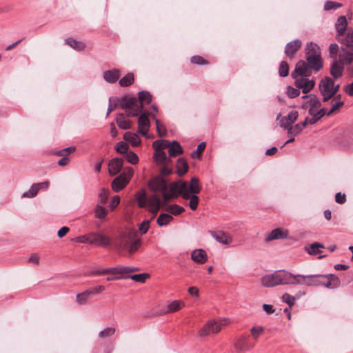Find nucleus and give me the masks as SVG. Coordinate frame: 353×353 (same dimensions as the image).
I'll return each instance as SVG.
<instances>
[{
  "instance_id": "f257e3e1",
  "label": "nucleus",
  "mask_w": 353,
  "mask_h": 353,
  "mask_svg": "<svg viewBox=\"0 0 353 353\" xmlns=\"http://www.w3.org/2000/svg\"><path fill=\"white\" fill-rule=\"evenodd\" d=\"M164 177L162 176L154 177L150 181L149 186L152 191L161 193L165 203L179 195H181L184 199H190L192 195L188 190L187 182L179 180L168 185Z\"/></svg>"
},
{
  "instance_id": "f03ea898",
  "label": "nucleus",
  "mask_w": 353,
  "mask_h": 353,
  "mask_svg": "<svg viewBox=\"0 0 353 353\" xmlns=\"http://www.w3.org/2000/svg\"><path fill=\"white\" fill-rule=\"evenodd\" d=\"M141 244V239L138 237L137 232L133 229L120 232L114 240V247L117 254L128 258L138 251Z\"/></svg>"
},
{
  "instance_id": "7ed1b4c3",
  "label": "nucleus",
  "mask_w": 353,
  "mask_h": 353,
  "mask_svg": "<svg viewBox=\"0 0 353 353\" xmlns=\"http://www.w3.org/2000/svg\"><path fill=\"white\" fill-rule=\"evenodd\" d=\"M141 244V239L138 237L137 232L133 229L120 232L114 240V247L117 254L128 258L138 251Z\"/></svg>"
},
{
  "instance_id": "20e7f679",
  "label": "nucleus",
  "mask_w": 353,
  "mask_h": 353,
  "mask_svg": "<svg viewBox=\"0 0 353 353\" xmlns=\"http://www.w3.org/2000/svg\"><path fill=\"white\" fill-rule=\"evenodd\" d=\"M170 143L168 140H157L152 144L154 148V161L161 167L159 176H166L172 172V161L163 150L165 148L168 149Z\"/></svg>"
},
{
  "instance_id": "39448f33",
  "label": "nucleus",
  "mask_w": 353,
  "mask_h": 353,
  "mask_svg": "<svg viewBox=\"0 0 353 353\" xmlns=\"http://www.w3.org/2000/svg\"><path fill=\"white\" fill-rule=\"evenodd\" d=\"M305 99L302 104L303 109H308V113L311 116L309 117L310 124H314L326 114L325 108H320L321 103L314 94L304 95L302 97Z\"/></svg>"
},
{
  "instance_id": "423d86ee",
  "label": "nucleus",
  "mask_w": 353,
  "mask_h": 353,
  "mask_svg": "<svg viewBox=\"0 0 353 353\" xmlns=\"http://www.w3.org/2000/svg\"><path fill=\"white\" fill-rule=\"evenodd\" d=\"M306 60L310 68L315 71H319L323 67L321 49L313 42H310L305 47Z\"/></svg>"
},
{
  "instance_id": "0eeeda50",
  "label": "nucleus",
  "mask_w": 353,
  "mask_h": 353,
  "mask_svg": "<svg viewBox=\"0 0 353 353\" xmlns=\"http://www.w3.org/2000/svg\"><path fill=\"white\" fill-rule=\"evenodd\" d=\"M288 272L284 270L275 271L272 274L263 276L261 283L265 288H273L280 285H287Z\"/></svg>"
},
{
  "instance_id": "6e6552de",
  "label": "nucleus",
  "mask_w": 353,
  "mask_h": 353,
  "mask_svg": "<svg viewBox=\"0 0 353 353\" xmlns=\"http://www.w3.org/2000/svg\"><path fill=\"white\" fill-rule=\"evenodd\" d=\"M339 85H335L334 81L330 77L323 78L319 83V89L323 95V101H327L337 92Z\"/></svg>"
},
{
  "instance_id": "1a4fd4ad",
  "label": "nucleus",
  "mask_w": 353,
  "mask_h": 353,
  "mask_svg": "<svg viewBox=\"0 0 353 353\" xmlns=\"http://www.w3.org/2000/svg\"><path fill=\"white\" fill-rule=\"evenodd\" d=\"M227 324V320L217 321L216 320L208 321L198 332L200 337H206L211 334H217L223 325Z\"/></svg>"
},
{
  "instance_id": "9d476101",
  "label": "nucleus",
  "mask_w": 353,
  "mask_h": 353,
  "mask_svg": "<svg viewBox=\"0 0 353 353\" xmlns=\"http://www.w3.org/2000/svg\"><path fill=\"white\" fill-rule=\"evenodd\" d=\"M134 174V170L131 167H126L120 175L117 176L112 182V188L114 192H119L123 189Z\"/></svg>"
},
{
  "instance_id": "9b49d317",
  "label": "nucleus",
  "mask_w": 353,
  "mask_h": 353,
  "mask_svg": "<svg viewBox=\"0 0 353 353\" xmlns=\"http://www.w3.org/2000/svg\"><path fill=\"white\" fill-rule=\"evenodd\" d=\"M90 244L99 247H108L110 245L111 239L101 232H90Z\"/></svg>"
},
{
  "instance_id": "f8f14e48",
  "label": "nucleus",
  "mask_w": 353,
  "mask_h": 353,
  "mask_svg": "<svg viewBox=\"0 0 353 353\" xmlns=\"http://www.w3.org/2000/svg\"><path fill=\"white\" fill-rule=\"evenodd\" d=\"M234 350L237 353H245L254 347V343H252L246 336H241L234 342Z\"/></svg>"
},
{
  "instance_id": "ddd939ff",
  "label": "nucleus",
  "mask_w": 353,
  "mask_h": 353,
  "mask_svg": "<svg viewBox=\"0 0 353 353\" xmlns=\"http://www.w3.org/2000/svg\"><path fill=\"white\" fill-rule=\"evenodd\" d=\"M185 306L183 301L174 300L170 302L166 307L161 308L159 312V315H165L169 313H174L179 311Z\"/></svg>"
},
{
  "instance_id": "4468645a",
  "label": "nucleus",
  "mask_w": 353,
  "mask_h": 353,
  "mask_svg": "<svg viewBox=\"0 0 353 353\" xmlns=\"http://www.w3.org/2000/svg\"><path fill=\"white\" fill-rule=\"evenodd\" d=\"M148 112L141 114L138 119V132L143 136L148 137V131L150 126V122L148 119Z\"/></svg>"
},
{
  "instance_id": "2eb2a0df",
  "label": "nucleus",
  "mask_w": 353,
  "mask_h": 353,
  "mask_svg": "<svg viewBox=\"0 0 353 353\" xmlns=\"http://www.w3.org/2000/svg\"><path fill=\"white\" fill-rule=\"evenodd\" d=\"M324 279L321 281V285L327 289H336L340 286V280L337 276L333 274L323 275Z\"/></svg>"
},
{
  "instance_id": "dca6fc26",
  "label": "nucleus",
  "mask_w": 353,
  "mask_h": 353,
  "mask_svg": "<svg viewBox=\"0 0 353 353\" xmlns=\"http://www.w3.org/2000/svg\"><path fill=\"white\" fill-rule=\"evenodd\" d=\"M295 84L298 88L302 89L303 93H307L314 88L315 83L312 79L301 77L296 79Z\"/></svg>"
},
{
  "instance_id": "f3484780",
  "label": "nucleus",
  "mask_w": 353,
  "mask_h": 353,
  "mask_svg": "<svg viewBox=\"0 0 353 353\" xmlns=\"http://www.w3.org/2000/svg\"><path fill=\"white\" fill-rule=\"evenodd\" d=\"M339 57L341 62L344 64H350L353 61V48H341L339 52Z\"/></svg>"
},
{
  "instance_id": "a211bd4d",
  "label": "nucleus",
  "mask_w": 353,
  "mask_h": 353,
  "mask_svg": "<svg viewBox=\"0 0 353 353\" xmlns=\"http://www.w3.org/2000/svg\"><path fill=\"white\" fill-rule=\"evenodd\" d=\"M162 203L159 197L156 194H152L148 197L146 205H148L149 210L154 214H157Z\"/></svg>"
},
{
  "instance_id": "6ab92c4d",
  "label": "nucleus",
  "mask_w": 353,
  "mask_h": 353,
  "mask_svg": "<svg viewBox=\"0 0 353 353\" xmlns=\"http://www.w3.org/2000/svg\"><path fill=\"white\" fill-rule=\"evenodd\" d=\"M298 112L293 110L288 113L287 117H284L281 119L280 125L281 128L288 130L292 126V124L298 118Z\"/></svg>"
},
{
  "instance_id": "aec40b11",
  "label": "nucleus",
  "mask_w": 353,
  "mask_h": 353,
  "mask_svg": "<svg viewBox=\"0 0 353 353\" xmlns=\"http://www.w3.org/2000/svg\"><path fill=\"white\" fill-rule=\"evenodd\" d=\"M308 65L304 61H299L296 65V68L292 76L294 78H296V76H309L310 72L308 68Z\"/></svg>"
},
{
  "instance_id": "412c9836",
  "label": "nucleus",
  "mask_w": 353,
  "mask_h": 353,
  "mask_svg": "<svg viewBox=\"0 0 353 353\" xmlns=\"http://www.w3.org/2000/svg\"><path fill=\"white\" fill-rule=\"evenodd\" d=\"M212 236L216 239L219 243L223 245H228L232 243V236L223 231H212L210 232Z\"/></svg>"
},
{
  "instance_id": "4be33fe9",
  "label": "nucleus",
  "mask_w": 353,
  "mask_h": 353,
  "mask_svg": "<svg viewBox=\"0 0 353 353\" xmlns=\"http://www.w3.org/2000/svg\"><path fill=\"white\" fill-rule=\"evenodd\" d=\"M123 160L120 158H114L108 163V171L110 176L117 174L121 170Z\"/></svg>"
},
{
  "instance_id": "5701e85b",
  "label": "nucleus",
  "mask_w": 353,
  "mask_h": 353,
  "mask_svg": "<svg viewBox=\"0 0 353 353\" xmlns=\"http://www.w3.org/2000/svg\"><path fill=\"white\" fill-rule=\"evenodd\" d=\"M287 285H307V275H294L288 272Z\"/></svg>"
},
{
  "instance_id": "b1692460",
  "label": "nucleus",
  "mask_w": 353,
  "mask_h": 353,
  "mask_svg": "<svg viewBox=\"0 0 353 353\" xmlns=\"http://www.w3.org/2000/svg\"><path fill=\"white\" fill-rule=\"evenodd\" d=\"M301 43H302L299 39H295L287 43L285 48V53L286 56L292 59L301 46Z\"/></svg>"
},
{
  "instance_id": "393cba45",
  "label": "nucleus",
  "mask_w": 353,
  "mask_h": 353,
  "mask_svg": "<svg viewBox=\"0 0 353 353\" xmlns=\"http://www.w3.org/2000/svg\"><path fill=\"white\" fill-rule=\"evenodd\" d=\"M331 108L328 112H326V115L331 116L339 110L343 106L344 102L341 100V95L338 94L334 97L331 101Z\"/></svg>"
},
{
  "instance_id": "a878e982",
  "label": "nucleus",
  "mask_w": 353,
  "mask_h": 353,
  "mask_svg": "<svg viewBox=\"0 0 353 353\" xmlns=\"http://www.w3.org/2000/svg\"><path fill=\"white\" fill-rule=\"evenodd\" d=\"M191 259L196 263L203 264L207 261L208 255L204 250L197 249L192 252Z\"/></svg>"
},
{
  "instance_id": "bb28decb",
  "label": "nucleus",
  "mask_w": 353,
  "mask_h": 353,
  "mask_svg": "<svg viewBox=\"0 0 353 353\" xmlns=\"http://www.w3.org/2000/svg\"><path fill=\"white\" fill-rule=\"evenodd\" d=\"M337 39L345 46L353 48V30H347L343 34L338 37Z\"/></svg>"
},
{
  "instance_id": "cd10ccee",
  "label": "nucleus",
  "mask_w": 353,
  "mask_h": 353,
  "mask_svg": "<svg viewBox=\"0 0 353 353\" xmlns=\"http://www.w3.org/2000/svg\"><path fill=\"white\" fill-rule=\"evenodd\" d=\"M117 102L118 103V105L123 109H125V111L130 108L133 107V105L138 102V100L135 97H131V98H126V97H122V98H117L115 99Z\"/></svg>"
},
{
  "instance_id": "c85d7f7f",
  "label": "nucleus",
  "mask_w": 353,
  "mask_h": 353,
  "mask_svg": "<svg viewBox=\"0 0 353 353\" xmlns=\"http://www.w3.org/2000/svg\"><path fill=\"white\" fill-rule=\"evenodd\" d=\"M343 65L344 63H343L340 61H334L330 69L331 75L335 79H339V77H341L344 69Z\"/></svg>"
},
{
  "instance_id": "c756f323",
  "label": "nucleus",
  "mask_w": 353,
  "mask_h": 353,
  "mask_svg": "<svg viewBox=\"0 0 353 353\" xmlns=\"http://www.w3.org/2000/svg\"><path fill=\"white\" fill-rule=\"evenodd\" d=\"M104 79L110 83H115L120 77V71L117 69L103 72Z\"/></svg>"
},
{
  "instance_id": "7c9ffc66",
  "label": "nucleus",
  "mask_w": 353,
  "mask_h": 353,
  "mask_svg": "<svg viewBox=\"0 0 353 353\" xmlns=\"http://www.w3.org/2000/svg\"><path fill=\"white\" fill-rule=\"evenodd\" d=\"M308 124H310V120H309V117H306L304 121L301 122L295 125L294 127L292 126L288 130V133L290 135H296L300 133L304 128H305Z\"/></svg>"
},
{
  "instance_id": "2f4dec72",
  "label": "nucleus",
  "mask_w": 353,
  "mask_h": 353,
  "mask_svg": "<svg viewBox=\"0 0 353 353\" xmlns=\"http://www.w3.org/2000/svg\"><path fill=\"white\" fill-rule=\"evenodd\" d=\"M288 232L287 230H281L279 228L273 230L267 236L266 241H270L275 239H285L288 236Z\"/></svg>"
},
{
  "instance_id": "473e14b6",
  "label": "nucleus",
  "mask_w": 353,
  "mask_h": 353,
  "mask_svg": "<svg viewBox=\"0 0 353 353\" xmlns=\"http://www.w3.org/2000/svg\"><path fill=\"white\" fill-rule=\"evenodd\" d=\"M347 26V21L345 17H344V16L339 17L338 18L337 22L335 25V27H336V29L337 31L336 38H338V37H340L341 35L343 34L345 32Z\"/></svg>"
},
{
  "instance_id": "72a5a7b5",
  "label": "nucleus",
  "mask_w": 353,
  "mask_h": 353,
  "mask_svg": "<svg viewBox=\"0 0 353 353\" xmlns=\"http://www.w3.org/2000/svg\"><path fill=\"white\" fill-rule=\"evenodd\" d=\"M168 152L170 157H175L183 153V148L177 141H173L170 143Z\"/></svg>"
},
{
  "instance_id": "f704fd0d",
  "label": "nucleus",
  "mask_w": 353,
  "mask_h": 353,
  "mask_svg": "<svg viewBox=\"0 0 353 353\" xmlns=\"http://www.w3.org/2000/svg\"><path fill=\"white\" fill-rule=\"evenodd\" d=\"M139 269L131 266H117L112 268V274L127 275L130 273L138 271Z\"/></svg>"
},
{
  "instance_id": "c9c22d12",
  "label": "nucleus",
  "mask_w": 353,
  "mask_h": 353,
  "mask_svg": "<svg viewBox=\"0 0 353 353\" xmlns=\"http://www.w3.org/2000/svg\"><path fill=\"white\" fill-rule=\"evenodd\" d=\"M123 139L131 143L132 146H138L141 144V139L139 135L131 132H126L123 135Z\"/></svg>"
},
{
  "instance_id": "e433bc0d",
  "label": "nucleus",
  "mask_w": 353,
  "mask_h": 353,
  "mask_svg": "<svg viewBox=\"0 0 353 353\" xmlns=\"http://www.w3.org/2000/svg\"><path fill=\"white\" fill-rule=\"evenodd\" d=\"M324 245L322 243L316 242L312 243L309 246L305 247V250L307 253L310 255H316L318 254H321L322 251L321 249L323 248Z\"/></svg>"
},
{
  "instance_id": "4c0bfd02",
  "label": "nucleus",
  "mask_w": 353,
  "mask_h": 353,
  "mask_svg": "<svg viewBox=\"0 0 353 353\" xmlns=\"http://www.w3.org/2000/svg\"><path fill=\"white\" fill-rule=\"evenodd\" d=\"M188 190L190 193L194 194L200 193L201 187L199 185V179L197 177L194 176L191 179L190 185L188 184Z\"/></svg>"
},
{
  "instance_id": "58836bf2",
  "label": "nucleus",
  "mask_w": 353,
  "mask_h": 353,
  "mask_svg": "<svg viewBox=\"0 0 353 353\" xmlns=\"http://www.w3.org/2000/svg\"><path fill=\"white\" fill-rule=\"evenodd\" d=\"M322 279H324L323 274L307 275V286H319Z\"/></svg>"
},
{
  "instance_id": "ea45409f",
  "label": "nucleus",
  "mask_w": 353,
  "mask_h": 353,
  "mask_svg": "<svg viewBox=\"0 0 353 353\" xmlns=\"http://www.w3.org/2000/svg\"><path fill=\"white\" fill-rule=\"evenodd\" d=\"M65 43L77 51H82L85 48V44L84 43L77 41L73 38H68L65 40Z\"/></svg>"
},
{
  "instance_id": "a19ab883",
  "label": "nucleus",
  "mask_w": 353,
  "mask_h": 353,
  "mask_svg": "<svg viewBox=\"0 0 353 353\" xmlns=\"http://www.w3.org/2000/svg\"><path fill=\"white\" fill-rule=\"evenodd\" d=\"M116 122L121 129L127 130L131 128V122L128 120H126L123 114L122 113H119L117 115Z\"/></svg>"
},
{
  "instance_id": "79ce46f5",
  "label": "nucleus",
  "mask_w": 353,
  "mask_h": 353,
  "mask_svg": "<svg viewBox=\"0 0 353 353\" xmlns=\"http://www.w3.org/2000/svg\"><path fill=\"white\" fill-rule=\"evenodd\" d=\"M176 172L179 176H183L185 174L188 170V165L187 161L184 159H179L176 163Z\"/></svg>"
},
{
  "instance_id": "37998d69",
  "label": "nucleus",
  "mask_w": 353,
  "mask_h": 353,
  "mask_svg": "<svg viewBox=\"0 0 353 353\" xmlns=\"http://www.w3.org/2000/svg\"><path fill=\"white\" fill-rule=\"evenodd\" d=\"M152 101V95L147 91H141L139 93V104L143 107V103L149 104Z\"/></svg>"
},
{
  "instance_id": "c03bdc74",
  "label": "nucleus",
  "mask_w": 353,
  "mask_h": 353,
  "mask_svg": "<svg viewBox=\"0 0 353 353\" xmlns=\"http://www.w3.org/2000/svg\"><path fill=\"white\" fill-rule=\"evenodd\" d=\"M94 216L96 218L99 219H103L106 215L108 214V210L105 207L97 205V206L94 208Z\"/></svg>"
},
{
  "instance_id": "a18cd8bd",
  "label": "nucleus",
  "mask_w": 353,
  "mask_h": 353,
  "mask_svg": "<svg viewBox=\"0 0 353 353\" xmlns=\"http://www.w3.org/2000/svg\"><path fill=\"white\" fill-rule=\"evenodd\" d=\"M134 80L133 73L129 72L119 80V85L121 87H127L132 85L134 83Z\"/></svg>"
},
{
  "instance_id": "49530a36",
  "label": "nucleus",
  "mask_w": 353,
  "mask_h": 353,
  "mask_svg": "<svg viewBox=\"0 0 353 353\" xmlns=\"http://www.w3.org/2000/svg\"><path fill=\"white\" fill-rule=\"evenodd\" d=\"M143 107L139 105L138 102H137L133 107L130 108V109L127 110L125 111L126 114L129 117H137L141 111H142Z\"/></svg>"
},
{
  "instance_id": "de8ad7c7",
  "label": "nucleus",
  "mask_w": 353,
  "mask_h": 353,
  "mask_svg": "<svg viewBox=\"0 0 353 353\" xmlns=\"http://www.w3.org/2000/svg\"><path fill=\"white\" fill-rule=\"evenodd\" d=\"M173 219L172 216L168 214L163 213L157 218V223L159 226L168 225Z\"/></svg>"
},
{
  "instance_id": "09e8293b",
  "label": "nucleus",
  "mask_w": 353,
  "mask_h": 353,
  "mask_svg": "<svg viewBox=\"0 0 353 353\" xmlns=\"http://www.w3.org/2000/svg\"><path fill=\"white\" fill-rule=\"evenodd\" d=\"M165 210L173 215L177 216L182 213L183 212H184L185 209L183 207L178 205L176 204H172L168 205L165 208Z\"/></svg>"
},
{
  "instance_id": "8fccbe9b",
  "label": "nucleus",
  "mask_w": 353,
  "mask_h": 353,
  "mask_svg": "<svg viewBox=\"0 0 353 353\" xmlns=\"http://www.w3.org/2000/svg\"><path fill=\"white\" fill-rule=\"evenodd\" d=\"M89 293L90 292H88V290H85L84 292H83L81 293L77 294L76 296V302L79 305L86 304L88 299L90 296Z\"/></svg>"
},
{
  "instance_id": "3c124183",
  "label": "nucleus",
  "mask_w": 353,
  "mask_h": 353,
  "mask_svg": "<svg viewBox=\"0 0 353 353\" xmlns=\"http://www.w3.org/2000/svg\"><path fill=\"white\" fill-rule=\"evenodd\" d=\"M147 199L148 197L146 196V194L144 190H141L137 193L136 200L139 207L145 208L146 206Z\"/></svg>"
},
{
  "instance_id": "603ef678",
  "label": "nucleus",
  "mask_w": 353,
  "mask_h": 353,
  "mask_svg": "<svg viewBox=\"0 0 353 353\" xmlns=\"http://www.w3.org/2000/svg\"><path fill=\"white\" fill-rule=\"evenodd\" d=\"M106 274H112V268L93 270L89 273V274L92 276H99Z\"/></svg>"
},
{
  "instance_id": "864d4df0",
  "label": "nucleus",
  "mask_w": 353,
  "mask_h": 353,
  "mask_svg": "<svg viewBox=\"0 0 353 353\" xmlns=\"http://www.w3.org/2000/svg\"><path fill=\"white\" fill-rule=\"evenodd\" d=\"M263 332L264 328L261 326H254L250 329L252 336L254 340H257Z\"/></svg>"
},
{
  "instance_id": "5fc2aeb1",
  "label": "nucleus",
  "mask_w": 353,
  "mask_h": 353,
  "mask_svg": "<svg viewBox=\"0 0 353 353\" xmlns=\"http://www.w3.org/2000/svg\"><path fill=\"white\" fill-rule=\"evenodd\" d=\"M279 75L283 77H285L289 74V66L286 61H281L279 68Z\"/></svg>"
},
{
  "instance_id": "6e6d98bb",
  "label": "nucleus",
  "mask_w": 353,
  "mask_h": 353,
  "mask_svg": "<svg viewBox=\"0 0 353 353\" xmlns=\"http://www.w3.org/2000/svg\"><path fill=\"white\" fill-rule=\"evenodd\" d=\"M115 333V329L112 327H105L99 333V337L101 339L112 336Z\"/></svg>"
},
{
  "instance_id": "4d7b16f0",
  "label": "nucleus",
  "mask_w": 353,
  "mask_h": 353,
  "mask_svg": "<svg viewBox=\"0 0 353 353\" xmlns=\"http://www.w3.org/2000/svg\"><path fill=\"white\" fill-rule=\"evenodd\" d=\"M205 148V142L200 143L198 145L196 150L191 154L192 158H193V159L199 158L201 157V154H202V152L204 151Z\"/></svg>"
},
{
  "instance_id": "13d9d810",
  "label": "nucleus",
  "mask_w": 353,
  "mask_h": 353,
  "mask_svg": "<svg viewBox=\"0 0 353 353\" xmlns=\"http://www.w3.org/2000/svg\"><path fill=\"white\" fill-rule=\"evenodd\" d=\"M125 158L129 163L133 165L137 164L139 161L138 156L132 151L128 152L125 154Z\"/></svg>"
},
{
  "instance_id": "bf43d9fd",
  "label": "nucleus",
  "mask_w": 353,
  "mask_h": 353,
  "mask_svg": "<svg viewBox=\"0 0 353 353\" xmlns=\"http://www.w3.org/2000/svg\"><path fill=\"white\" fill-rule=\"evenodd\" d=\"M132 280H133L135 282L139 283H144L147 278L149 277V274L147 273H142V274H134L130 276H128Z\"/></svg>"
},
{
  "instance_id": "052dcab7",
  "label": "nucleus",
  "mask_w": 353,
  "mask_h": 353,
  "mask_svg": "<svg viewBox=\"0 0 353 353\" xmlns=\"http://www.w3.org/2000/svg\"><path fill=\"white\" fill-rule=\"evenodd\" d=\"M39 190H38V188L35 185V184L34 183L31 188H30V190L26 192H24L23 194H22V197H27V198H33L34 197L37 193H38Z\"/></svg>"
},
{
  "instance_id": "680f3d73",
  "label": "nucleus",
  "mask_w": 353,
  "mask_h": 353,
  "mask_svg": "<svg viewBox=\"0 0 353 353\" xmlns=\"http://www.w3.org/2000/svg\"><path fill=\"white\" fill-rule=\"evenodd\" d=\"M116 150L117 152L125 155L128 152V145L123 141L119 142L117 143Z\"/></svg>"
},
{
  "instance_id": "e2e57ef3",
  "label": "nucleus",
  "mask_w": 353,
  "mask_h": 353,
  "mask_svg": "<svg viewBox=\"0 0 353 353\" xmlns=\"http://www.w3.org/2000/svg\"><path fill=\"white\" fill-rule=\"evenodd\" d=\"M342 5L339 3L334 2L332 1H327L325 3L324 9L325 10H336L341 8Z\"/></svg>"
},
{
  "instance_id": "0e129e2a",
  "label": "nucleus",
  "mask_w": 353,
  "mask_h": 353,
  "mask_svg": "<svg viewBox=\"0 0 353 353\" xmlns=\"http://www.w3.org/2000/svg\"><path fill=\"white\" fill-rule=\"evenodd\" d=\"M155 123L157 125V130L159 134V136L161 137H165L166 135V128L164 125L161 124L160 121L155 119Z\"/></svg>"
},
{
  "instance_id": "69168bd1",
  "label": "nucleus",
  "mask_w": 353,
  "mask_h": 353,
  "mask_svg": "<svg viewBox=\"0 0 353 353\" xmlns=\"http://www.w3.org/2000/svg\"><path fill=\"white\" fill-rule=\"evenodd\" d=\"M76 150V148L74 146H70V147H68V148H64L63 150H59L57 152H55V154L57 155V156H63V157H66L68 156L69 154L74 152Z\"/></svg>"
},
{
  "instance_id": "338daca9",
  "label": "nucleus",
  "mask_w": 353,
  "mask_h": 353,
  "mask_svg": "<svg viewBox=\"0 0 353 353\" xmlns=\"http://www.w3.org/2000/svg\"><path fill=\"white\" fill-rule=\"evenodd\" d=\"M191 63L196 65H207L208 64V61H206L203 57L201 56H193L191 58Z\"/></svg>"
},
{
  "instance_id": "774afa93",
  "label": "nucleus",
  "mask_w": 353,
  "mask_h": 353,
  "mask_svg": "<svg viewBox=\"0 0 353 353\" xmlns=\"http://www.w3.org/2000/svg\"><path fill=\"white\" fill-rule=\"evenodd\" d=\"M283 301L286 303L290 307H292L295 303V298L288 293H285L282 296Z\"/></svg>"
}]
</instances>
